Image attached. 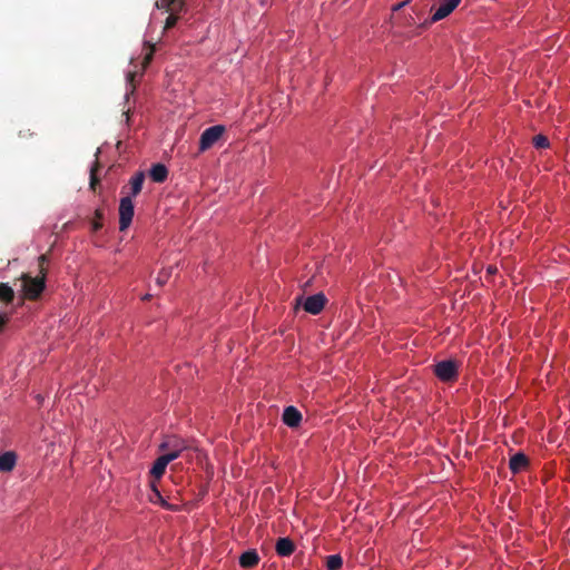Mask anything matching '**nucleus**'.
<instances>
[{
	"label": "nucleus",
	"mask_w": 570,
	"mask_h": 570,
	"mask_svg": "<svg viewBox=\"0 0 570 570\" xmlns=\"http://www.w3.org/2000/svg\"><path fill=\"white\" fill-rule=\"evenodd\" d=\"M497 272V268L494 266H489L488 267V273L489 274H494Z\"/></svg>",
	"instance_id": "7c9ffc66"
},
{
	"label": "nucleus",
	"mask_w": 570,
	"mask_h": 570,
	"mask_svg": "<svg viewBox=\"0 0 570 570\" xmlns=\"http://www.w3.org/2000/svg\"><path fill=\"white\" fill-rule=\"evenodd\" d=\"M150 500L155 503H159L161 507L168 510H175V508L161 497L160 492L157 489L153 490V495L150 497Z\"/></svg>",
	"instance_id": "aec40b11"
},
{
	"label": "nucleus",
	"mask_w": 570,
	"mask_h": 570,
	"mask_svg": "<svg viewBox=\"0 0 570 570\" xmlns=\"http://www.w3.org/2000/svg\"><path fill=\"white\" fill-rule=\"evenodd\" d=\"M150 500L155 503H159L161 507L168 510H175V508L161 497L160 492L157 489L153 490V495L150 497Z\"/></svg>",
	"instance_id": "412c9836"
},
{
	"label": "nucleus",
	"mask_w": 570,
	"mask_h": 570,
	"mask_svg": "<svg viewBox=\"0 0 570 570\" xmlns=\"http://www.w3.org/2000/svg\"><path fill=\"white\" fill-rule=\"evenodd\" d=\"M169 463L167 462V460L160 455L154 463L151 470H150V474L155 478V479H159L164 475L165 471H166V466L168 465Z\"/></svg>",
	"instance_id": "dca6fc26"
},
{
	"label": "nucleus",
	"mask_w": 570,
	"mask_h": 570,
	"mask_svg": "<svg viewBox=\"0 0 570 570\" xmlns=\"http://www.w3.org/2000/svg\"><path fill=\"white\" fill-rule=\"evenodd\" d=\"M282 420L288 428L296 429L302 422V413L293 405L284 409Z\"/></svg>",
	"instance_id": "423d86ee"
},
{
	"label": "nucleus",
	"mask_w": 570,
	"mask_h": 570,
	"mask_svg": "<svg viewBox=\"0 0 570 570\" xmlns=\"http://www.w3.org/2000/svg\"><path fill=\"white\" fill-rule=\"evenodd\" d=\"M150 500L155 503H159L161 507L168 510H175V508L161 497L160 492L157 489L153 490V495L150 497Z\"/></svg>",
	"instance_id": "4be33fe9"
},
{
	"label": "nucleus",
	"mask_w": 570,
	"mask_h": 570,
	"mask_svg": "<svg viewBox=\"0 0 570 570\" xmlns=\"http://www.w3.org/2000/svg\"><path fill=\"white\" fill-rule=\"evenodd\" d=\"M17 455L14 452L8 451L0 454V471L10 472L16 466Z\"/></svg>",
	"instance_id": "1a4fd4ad"
},
{
	"label": "nucleus",
	"mask_w": 570,
	"mask_h": 570,
	"mask_svg": "<svg viewBox=\"0 0 570 570\" xmlns=\"http://www.w3.org/2000/svg\"><path fill=\"white\" fill-rule=\"evenodd\" d=\"M151 59H153V50L149 53H147L146 57L144 58V65L145 66L149 65Z\"/></svg>",
	"instance_id": "c85d7f7f"
},
{
	"label": "nucleus",
	"mask_w": 570,
	"mask_h": 570,
	"mask_svg": "<svg viewBox=\"0 0 570 570\" xmlns=\"http://www.w3.org/2000/svg\"><path fill=\"white\" fill-rule=\"evenodd\" d=\"M170 9H179L186 0H164Z\"/></svg>",
	"instance_id": "bb28decb"
},
{
	"label": "nucleus",
	"mask_w": 570,
	"mask_h": 570,
	"mask_svg": "<svg viewBox=\"0 0 570 570\" xmlns=\"http://www.w3.org/2000/svg\"><path fill=\"white\" fill-rule=\"evenodd\" d=\"M48 261L47 255H41L39 257V275L36 277H31L28 274H23L21 277L22 281V289L24 296L30 299H37L45 289V278H46V268L45 263Z\"/></svg>",
	"instance_id": "f257e3e1"
},
{
	"label": "nucleus",
	"mask_w": 570,
	"mask_h": 570,
	"mask_svg": "<svg viewBox=\"0 0 570 570\" xmlns=\"http://www.w3.org/2000/svg\"><path fill=\"white\" fill-rule=\"evenodd\" d=\"M98 166V164H96L91 169H90V189L92 190H96V186L99 184V178L97 177V174H96V167Z\"/></svg>",
	"instance_id": "393cba45"
},
{
	"label": "nucleus",
	"mask_w": 570,
	"mask_h": 570,
	"mask_svg": "<svg viewBox=\"0 0 570 570\" xmlns=\"http://www.w3.org/2000/svg\"><path fill=\"white\" fill-rule=\"evenodd\" d=\"M454 9L451 4L441 1L440 6L432 13L431 21L436 22L446 18Z\"/></svg>",
	"instance_id": "ddd939ff"
},
{
	"label": "nucleus",
	"mask_w": 570,
	"mask_h": 570,
	"mask_svg": "<svg viewBox=\"0 0 570 570\" xmlns=\"http://www.w3.org/2000/svg\"><path fill=\"white\" fill-rule=\"evenodd\" d=\"M183 451L184 450H176V449L169 450V451H165L166 453H164L163 456L167 460L168 463H170L171 461L177 459Z\"/></svg>",
	"instance_id": "b1692460"
},
{
	"label": "nucleus",
	"mask_w": 570,
	"mask_h": 570,
	"mask_svg": "<svg viewBox=\"0 0 570 570\" xmlns=\"http://www.w3.org/2000/svg\"><path fill=\"white\" fill-rule=\"evenodd\" d=\"M436 377L443 382H451L458 377V363L453 360H444L434 365Z\"/></svg>",
	"instance_id": "7ed1b4c3"
},
{
	"label": "nucleus",
	"mask_w": 570,
	"mask_h": 570,
	"mask_svg": "<svg viewBox=\"0 0 570 570\" xmlns=\"http://www.w3.org/2000/svg\"><path fill=\"white\" fill-rule=\"evenodd\" d=\"M127 77H128V80H129V81H132V80H134V77H135V73L129 72Z\"/></svg>",
	"instance_id": "2f4dec72"
},
{
	"label": "nucleus",
	"mask_w": 570,
	"mask_h": 570,
	"mask_svg": "<svg viewBox=\"0 0 570 570\" xmlns=\"http://www.w3.org/2000/svg\"><path fill=\"white\" fill-rule=\"evenodd\" d=\"M528 465V459L523 453L514 454L509 462V466L513 473H519Z\"/></svg>",
	"instance_id": "f8f14e48"
},
{
	"label": "nucleus",
	"mask_w": 570,
	"mask_h": 570,
	"mask_svg": "<svg viewBox=\"0 0 570 570\" xmlns=\"http://www.w3.org/2000/svg\"><path fill=\"white\" fill-rule=\"evenodd\" d=\"M149 176L155 183H164L168 176V169L163 164H155L150 168Z\"/></svg>",
	"instance_id": "9b49d317"
},
{
	"label": "nucleus",
	"mask_w": 570,
	"mask_h": 570,
	"mask_svg": "<svg viewBox=\"0 0 570 570\" xmlns=\"http://www.w3.org/2000/svg\"><path fill=\"white\" fill-rule=\"evenodd\" d=\"M160 1H161V8H165L169 12V16L167 17L166 22H165V30H168L176 26V23L178 21L177 13L184 9L185 4L181 6L179 9L174 10V9H170L164 0H160Z\"/></svg>",
	"instance_id": "4468645a"
},
{
	"label": "nucleus",
	"mask_w": 570,
	"mask_h": 570,
	"mask_svg": "<svg viewBox=\"0 0 570 570\" xmlns=\"http://www.w3.org/2000/svg\"><path fill=\"white\" fill-rule=\"evenodd\" d=\"M226 128L223 125H215L206 128L199 138V151L204 153L210 149L224 135Z\"/></svg>",
	"instance_id": "f03ea898"
},
{
	"label": "nucleus",
	"mask_w": 570,
	"mask_h": 570,
	"mask_svg": "<svg viewBox=\"0 0 570 570\" xmlns=\"http://www.w3.org/2000/svg\"><path fill=\"white\" fill-rule=\"evenodd\" d=\"M343 564V559L340 554H331L326 558L327 570H340Z\"/></svg>",
	"instance_id": "6ab92c4d"
},
{
	"label": "nucleus",
	"mask_w": 570,
	"mask_h": 570,
	"mask_svg": "<svg viewBox=\"0 0 570 570\" xmlns=\"http://www.w3.org/2000/svg\"><path fill=\"white\" fill-rule=\"evenodd\" d=\"M405 3H406V1H402V2H400V3H397V4H394L393 10H394V11L399 10V9H400V8H402Z\"/></svg>",
	"instance_id": "c756f323"
},
{
	"label": "nucleus",
	"mask_w": 570,
	"mask_h": 570,
	"mask_svg": "<svg viewBox=\"0 0 570 570\" xmlns=\"http://www.w3.org/2000/svg\"><path fill=\"white\" fill-rule=\"evenodd\" d=\"M105 220V210L102 208H97L95 210L94 216L89 219V225L91 232H98L104 227Z\"/></svg>",
	"instance_id": "2eb2a0df"
},
{
	"label": "nucleus",
	"mask_w": 570,
	"mask_h": 570,
	"mask_svg": "<svg viewBox=\"0 0 570 570\" xmlns=\"http://www.w3.org/2000/svg\"><path fill=\"white\" fill-rule=\"evenodd\" d=\"M533 145L537 148H547L549 147V140L543 135H537L533 137Z\"/></svg>",
	"instance_id": "5701e85b"
},
{
	"label": "nucleus",
	"mask_w": 570,
	"mask_h": 570,
	"mask_svg": "<svg viewBox=\"0 0 570 570\" xmlns=\"http://www.w3.org/2000/svg\"><path fill=\"white\" fill-rule=\"evenodd\" d=\"M326 301L327 299L323 293H317L306 297L303 307L307 313L317 315L323 311Z\"/></svg>",
	"instance_id": "39448f33"
},
{
	"label": "nucleus",
	"mask_w": 570,
	"mask_h": 570,
	"mask_svg": "<svg viewBox=\"0 0 570 570\" xmlns=\"http://www.w3.org/2000/svg\"><path fill=\"white\" fill-rule=\"evenodd\" d=\"M8 322H9V316L7 314H1L0 315V332L3 330V327L7 325Z\"/></svg>",
	"instance_id": "cd10ccee"
},
{
	"label": "nucleus",
	"mask_w": 570,
	"mask_h": 570,
	"mask_svg": "<svg viewBox=\"0 0 570 570\" xmlns=\"http://www.w3.org/2000/svg\"><path fill=\"white\" fill-rule=\"evenodd\" d=\"M144 180H145V175L142 171H138L131 177L129 183H130L132 196H137L141 191Z\"/></svg>",
	"instance_id": "f3484780"
},
{
	"label": "nucleus",
	"mask_w": 570,
	"mask_h": 570,
	"mask_svg": "<svg viewBox=\"0 0 570 570\" xmlns=\"http://www.w3.org/2000/svg\"><path fill=\"white\" fill-rule=\"evenodd\" d=\"M13 298V289L8 284L0 283V301L4 303H11Z\"/></svg>",
	"instance_id": "a211bd4d"
},
{
	"label": "nucleus",
	"mask_w": 570,
	"mask_h": 570,
	"mask_svg": "<svg viewBox=\"0 0 570 570\" xmlns=\"http://www.w3.org/2000/svg\"><path fill=\"white\" fill-rule=\"evenodd\" d=\"M124 115L126 116V121L128 122V121H129V119H130V117H129V111L124 112Z\"/></svg>",
	"instance_id": "473e14b6"
},
{
	"label": "nucleus",
	"mask_w": 570,
	"mask_h": 570,
	"mask_svg": "<svg viewBox=\"0 0 570 570\" xmlns=\"http://www.w3.org/2000/svg\"><path fill=\"white\" fill-rule=\"evenodd\" d=\"M174 449L186 450L187 449L186 441L180 438H177V436H169L159 444L160 451H169V450H174Z\"/></svg>",
	"instance_id": "6e6552de"
},
{
	"label": "nucleus",
	"mask_w": 570,
	"mask_h": 570,
	"mask_svg": "<svg viewBox=\"0 0 570 570\" xmlns=\"http://www.w3.org/2000/svg\"><path fill=\"white\" fill-rule=\"evenodd\" d=\"M259 562V556L256 550H247L239 557V564L243 568H253Z\"/></svg>",
	"instance_id": "9d476101"
},
{
	"label": "nucleus",
	"mask_w": 570,
	"mask_h": 570,
	"mask_svg": "<svg viewBox=\"0 0 570 570\" xmlns=\"http://www.w3.org/2000/svg\"><path fill=\"white\" fill-rule=\"evenodd\" d=\"M169 276H170V272H169V271H165V269H164V271H161V272L158 274L157 278H156L157 284H158L159 286H163L164 284H166V283H167V281H168Z\"/></svg>",
	"instance_id": "a878e982"
},
{
	"label": "nucleus",
	"mask_w": 570,
	"mask_h": 570,
	"mask_svg": "<svg viewBox=\"0 0 570 570\" xmlns=\"http://www.w3.org/2000/svg\"><path fill=\"white\" fill-rule=\"evenodd\" d=\"M134 203L130 196L122 197L119 204V229L126 230L132 222Z\"/></svg>",
	"instance_id": "20e7f679"
},
{
	"label": "nucleus",
	"mask_w": 570,
	"mask_h": 570,
	"mask_svg": "<svg viewBox=\"0 0 570 570\" xmlns=\"http://www.w3.org/2000/svg\"><path fill=\"white\" fill-rule=\"evenodd\" d=\"M275 550L279 557H289L295 551V544L289 538H279L276 541Z\"/></svg>",
	"instance_id": "0eeeda50"
}]
</instances>
